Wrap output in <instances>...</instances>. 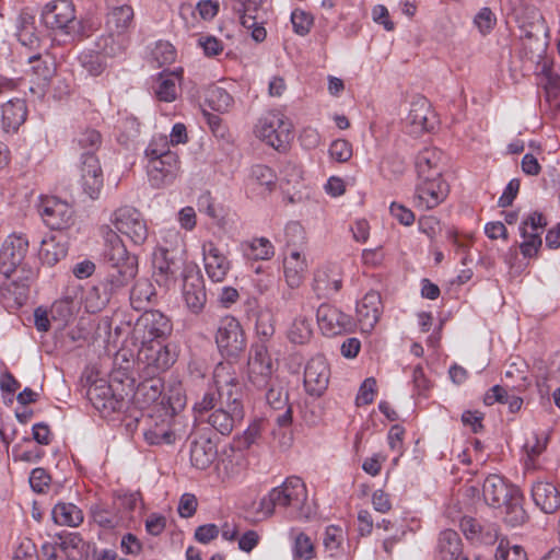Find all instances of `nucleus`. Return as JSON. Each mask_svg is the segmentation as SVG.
<instances>
[{"label":"nucleus","instance_id":"1","mask_svg":"<svg viewBox=\"0 0 560 560\" xmlns=\"http://www.w3.org/2000/svg\"><path fill=\"white\" fill-rule=\"evenodd\" d=\"M110 226L102 229L105 242V259L108 264L107 281L112 290L127 285L138 273V259L131 255L120 235L140 246L148 238L149 229L141 212L131 206H121L110 215Z\"/></svg>","mask_w":560,"mask_h":560},{"label":"nucleus","instance_id":"2","mask_svg":"<svg viewBox=\"0 0 560 560\" xmlns=\"http://www.w3.org/2000/svg\"><path fill=\"white\" fill-rule=\"evenodd\" d=\"M214 389L195 404L198 412L213 409L208 423L222 435H229L244 419L242 385L232 365L219 363L213 371Z\"/></svg>","mask_w":560,"mask_h":560},{"label":"nucleus","instance_id":"3","mask_svg":"<svg viewBox=\"0 0 560 560\" xmlns=\"http://www.w3.org/2000/svg\"><path fill=\"white\" fill-rule=\"evenodd\" d=\"M148 319L149 317H139L136 324V332L140 326L149 328L148 334L143 335L149 341L142 342L137 355V365L143 377H156L175 362V354L167 346L156 340L171 330V325L167 317L153 318L150 323Z\"/></svg>","mask_w":560,"mask_h":560},{"label":"nucleus","instance_id":"4","mask_svg":"<svg viewBox=\"0 0 560 560\" xmlns=\"http://www.w3.org/2000/svg\"><path fill=\"white\" fill-rule=\"evenodd\" d=\"M167 143L165 135H155L144 150L148 179L154 188L172 185L182 174L180 158Z\"/></svg>","mask_w":560,"mask_h":560},{"label":"nucleus","instance_id":"5","mask_svg":"<svg viewBox=\"0 0 560 560\" xmlns=\"http://www.w3.org/2000/svg\"><path fill=\"white\" fill-rule=\"evenodd\" d=\"M307 501V489L299 477H288L280 486L272 488L265 494L257 508L260 518L271 517L276 509L284 510L291 517H302L304 505Z\"/></svg>","mask_w":560,"mask_h":560},{"label":"nucleus","instance_id":"6","mask_svg":"<svg viewBox=\"0 0 560 560\" xmlns=\"http://www.w3.org/2000/svg\"><path fill=\"white\" fill-rule=\"evenodd\" d=\"M291 119L280 109L264 113L254 125V136L278 152H285L294 138Z\"/></svg>","mask_w":560,"mask_h":560},{"label":"nucleus","instance_id":"7","mask_svg":"<svg viewBox=\"0 0 560 560\" xmlns=\"http://www.w3.org/2000/svg\"><path fill=\"white\" fill-rule=\"evenodd\" d=\"M450 184L443 176L417 177L413 203L420 210H432L443 203L450 195Z\"/></svg>","mask_w":560,"mask_h":560},{"label":"nucleus","instance_id":"8","mask_svg":"<svg viewBox=\"0 0 560 560\" xmlns=\"http://www.w3.org/2000/svg\"><path fill=\"white\" fill-rule=\"evenodd\" d=\"M75 8L71 0H52L42 10V20L46 27L70 35L75 23Z\"/></svg>","mask_w":560,"mask_h":560},{"label":"nucleus","instance_id":"9","mask_svg":"<svg viewBox=\"0 0 560 560\" xmlns=\"http://www.w3.org/2000/svg\"><path fill=\"white\" fill-rule=\"evenodd\" d=\"M183 296L188 310L198 313L202 310L207 296L205 281L198 265L194 261H186L182 272Z\"/></svg>","mask_w":560,"mask_h":560},{"label":"nucleus","instance_id":"10","mask_svg":"<svg viewBox=\"0 0 560 560\" xmlns=\"http://www.w3.org/2000/svg\"><path fill=\"white\" fill-rule=\"evenodd\" d=\"M28 238L23 234L9 235L0 250V272L10 278L22 266L28 250Z\"/></svg>","mask_w":560,"mask_h":560},{"label":"nucleus","instance_id":"11","mask_svg":"<svg viewBox=\"0 0 560 560\" xmlns=\"http://www.w3.org/2000/svg\"><path fill=\"white\" fill-rule=\"evenodd\" d=\"M39 213L46 225L52 230L69 229L74 222L73 208L56 197L43 198Z\"/></svg>","mask_w":560,"mask_h":560},{"label":"nucleus","instance_id":"12","mask_svg":"<svg viewBox=\"0 0 560 560\" xmlns=\"http://www.w3.org/2000/svg\"><path fill=\"white\" fill-rule=\"evenodd\" d=\"M232 11L238 15L241 24L250 30L252 38L257 42H264L267 36L262 22H258V14L261 9V2L257 0H232Z\"/></svg>","mask_w":560,"mask_h":560},{"label":"nucleus","instance_id":"13","mask_svg":"<svg viewBox=\"0 0 560 560\" xmlns=\"http://www.w3.org/2000/svg\"><path fill=\"white\" fill-rule=\"evenodd\" d=\"M201 252L208 278L212 282H223L232 269V261L212 241H205Z\"/></svg>","mask_w":560,"mask_h":560},{"label":"nucleus","instance_id":"14","mask_svg":"<svg viewBox=\"0 0 560 560\" xmlns=\"http://www.w3.org/2000/svg\"><path fill=\"white\" fill-rule=\"evenodd\" d=\"M272 371V361L267 348L264 345L254 346L248 358L249 382L257 387H264L268 384Z\"/></svg>","mask_w":560,"mask_h":560},{"label":"nucleus","instance_id":"15","mask_svg":"<svg viewBox=\"0 0 560 560\" xmlns=\"http://www.w3.org/2000/svg\"><path fill=\"white\" fill-rule=\"evenodd\" d=\"M79 184L83 192L91 199H97L103 188V172L97 158L84 154L80 167Z\"/></svg>","mask_w":560,"mask_h":560},{"label":"nucleus","instance_id":"16","mask_svg":"<svg viewBox=\"0 0 560 560\" xmlns=\"http://www.w3.org/2000/svg\"><path fill=\"white\" fill-rule=\"evenodd\" d=\"M329 377L330 370L326 359L314 357L304 370V387L310 395L319 397L327 389Z\"/></svg>","mask_w":560,"mask_h":560},{"label":"nucleus","instance_id":"17","mask_svg":"<svg viewBox=\"0 0 560 560\" xmlns=\"http://www.w3.org/2000/svg\"><path fill=\"white\" fill-rule=\"evenodd\" d=\"M435 121L434 113L430 102L424 97L415 100L406 117V127L412 136H419L433 128Z\"/></svg>","mask_w":560,"mask_h":560},{"label":"nucleus","instance_id":"18","mask_svg":"<svg viewBox=\"0 0 560 560\" xmlns=\"http://www.w3.org/2000/svg\"><path fill=\"white\" fill-rule=\"evenodd\" d=\"M135 25V12L130 4L108 5L105 26L109 36L120 37L125 42L126 34Z\"/></svg>","mask_w":560,"mask_h":560},{"label":"nucleus","instance_id":"19","mask_svg":"<svg viewBox=\"0 0 560 560\" xmlns=\"http://www.w3.org/2000/svg\"><path fill=\"white\" fill-rule=\"evenodd\" d=\"M215 341L221 352L228 357H235L244 350V334L235 317H230L228 323L219 328Z\"/></svg>","mask_w":560,"mask_h":560},{"label":"nucleus","instance_id":"20","mask_svg":"<svg viewBox=\"0 0 560 560\" xmlns=\"http://www.w3.org/2000/svg\"><path fill=\"white\" fill-rule=\"evenodd\" d=\"M86 395L93 407L104 416L121 407V399L113 393L110 385L104 380L91 384Z\"/></svg>","mask_w":560,"mask_h":560},{"label":"nucleus","instance_id":"21","mask_svg":"<svg viewBox=\"0 0 560 560\" xmlns=\"http://www.w3.org/2000/svg\"><path fill=\"white\" fill-rule=\"evenodd\" d=\"M30 276L22 281L10 280L8 278L0 287V299L3 307L13 313L24 305L28 298Z\"/></svg>","mask_w":560,"mask_h":560},{"label":"nucleus","instance_id":"22","mask_svg":"<svg viewBox=\"0 0 560 560\" xmlns=\"http://www.w3.org/2000/svg\"><path fill=\"white\" fill-rule=\"evenodd\" d=\"M37 255L43 265L48 267L57 265L68 255L67 238L59 234H47L40 241Z\"/></svg>","mask_w":560,"mask_h":560},{"label":"nucleus","instance_id":"23","mask_svg":"<svg viewBox=\"0 0 560 560\" xmlns=\"http://www.w3.org/2000/svg\"><path fill=\"white\" fill-rule=\"evenodd\" d=\"M308 262L299 249H292L283 258V276L287 284L292 288H299L306 276Z\"/></svg>","mask_w":560,"mask_h":560},{"label":"nucleus","instance_id":"24","mask_svg":"<svg viewBox=\"0 0 560 560\" xmlns=\"http://www.w3.org/2000/svg\"><path fill=\"white\" fill-rule=\"evenodd\" d=\"M512 490L520 489L513 486H509L504 479L498 475L488 476L482 487L486 502L493 508H500L509 500H511L513 492Z\"/></svg>","mask_w":560,"mask_h":560},{"label":"nucleus","instance_id":"25","mask_svg":"<svg viewBox=\"0 0 560 560\" xmlns=\"http://www.w3.org/2000/svg\"><path fill=\"white\" fill-rule=\"evenodd\" d=\"M152 266L153 278L160 287L170 289L175 285V264L168 258V250L166 248L160 247L153 252Z\"/></svg>","mask_w":560,"mask_h":560},{"label":"nucleus","instance_id":"26","mask_svg":"<svg viewBox=\"0 0 560 560\" xmlns=\"http://www.w3.org/2000/svg\"><path fill=\"white\" fill-rule=\"evenodd\" d=\"M183 75V68L161 72L156 81V86L154 88L156 98L166 103L174 102L178 96Z\"/></svg>","mask_w":560,"mask_h":560},{"label":"nucleus","instance_id":"27","mask_svg":"<svg viewBox=\"0 0 560 560\" xmlns=\"http://www.w3.org/2000/svg\"><path fill=\"white\" fill-rule=\"evenodd\" d=\"M443 153L438 148H424L415 161L417 177L443 176Z\"/></svg>","mask_w":560,"mask_h":560},{"label":"nucleus","instance_id":"28","mask_svg":"<svg viewBox=\"0 0 560 560\" xmlns=\"http://www.w3.org/2000/svg\"><path fill=\"white\" fill-rule=\"evenodd\" d=\"M532 498L545 513H553L560 508V492L552 482L536 481L532 486Z\"/></svg>","mask_w":560,"mask_h":560},{"label":"nucleus","instance_id":"29","mask_svg":"<svg viewBox=\"0 0 560 560\" xmlns=\"http://www.w3.org/2000/svg\"><path fill=\"white\" fill-rule=\"evenodd\" d=\"M26 117L27 106L24 100L12 98L1 106V122L5 132H16Z\"/></svg>","mask_w":560,"mask_h":560},{"label":"nucleus","instance_id":"30","mask_svg":"<svg viewBox=\"0 0 560 560\" xmlns=\"http://www.w3.org/2000/svg\"><path fill=\"white\" fill-rule=\"evenodd\" d=\"M30 74L33 77L34 84L39 89L48 86L50 80L56 74V62L48 54L33 55L28 57Z\"/></svg>","mask_w":560,"mask_h":560},{"label":"nucleus","instance_id":"31","mask_svg":"<svg viewBox=\"0 0 560 560\" xmlns=\"http://www.w3.org/2000/svg\"><path fill=\"white\" fill-rule=\"evenodd\" d=\"M340 288L341 278L337 267L325 266L315 271L313 290L318 296H328L337 293Z\"/></svg>","mask_w":560,"mask_h":560},{"label":"nucleus","instance_id":"32","mask_svg":"<svg viewBox=\"0 0 560 560\" xmlns=\"http://www.w3.org/2000/svg\"><path fill=\"white\" fill-rule=\"evenodd\" d=\"M16 37L26 47L34 48L38 43L36 34L35 14L28 8L22 9L15 20Z\"/></svg>","mask_w":560,"mask_h":560},{"label":"nucleus","instance_id":"33","mask_svg":"<svg viewBox=\"0 0 560 560\" xmlns=\"http://www.w3.org/2000/svg\"><path fill=\"white\" fill-rule=\"evenodd\" d=\"M215 445L208 439L195 440L190 444V463L197 469L208 468L217 457Z\"/></svg>","mask_w":560,"mask_h":560},{"label":"nucleus","instance_id":"34","mask_svg":"<svg viewBox=\"0 0 560 560\" xmlns=\"http://www.w3.org/2000/svg\"><path fill=\"white\" fill-rule=\"evenodd\" d=\"M245 470L243 458L240 454L222 456L215 465V474L222 482H231L240 479Z\"/></svg>","mask_w":560,"mask_h":560},{"label":"nucleus","instance_id":"35","mask_svg":"<svg viewBox=\"0 0 560 560\" xmlns=\"http://www.w3.org/2000/svg\"><path fill=\"white\" fill-rule=\"evenodd\" d=\"M241 252L247 260H270L275 256V246L267 237H255L241 243Z\"/></svg>","mask_w":560,"mask_h":560},{"label":"nucleus","instance_id":"36","mask_svg":"<svg viewBox=\"0 0 560 560\" xmlns=\"http://www.w3.org/2000/svg\"><path fill=\"white\" fill-rule=\"evenodd\" d=\"M58 548L66 560H81L88 552V545L79 533H60Z\"/></svg>","mask_w":560,"mask_h":560},{"label":"nucleus","instance_id":"37","mask_svg":"<svg viewBox=\"0 0 560 560\" xmlns=\"http://www.w3.org/2000/svg\"><path fill=\"white\" fill-rule=\"evenodd\" d=\"M54 522L59 526L78 527L83 523L81 509L73 503L59 502L51 512Z\"/></svg>","mask_w":560,"mask_h":560},{"label":"nucleus","instance_id":"38","mask_svg":"<svg viewBox=\"0 0 560 560\" xmlns=\"http://www.w3.org/2000/svg\"><path fill=\"white\" fill-rule=\"evenodd\" d=\"M155 293L151 283L139 281L135 284L130 294V303L136 312L147 315L152 312L151 304Z\"/></svg>","mask_w":560,"mask_h":560},{"label":"nucleus","instance_id":"39","mask_svg":"<svg viewBox=\"0 0 560 560\" xmlns=\"http://www.w3.org/2000/svg\"><path fill=\"white\" fill-rule=\"evenodd\" d=\"M314 317H292L288 324V338L295 345L308 342L313 335Z\"/></svg>","mask_w":560,"mask_h":560},{"label":"nucleus","instance_id":"40","mask_svg":"<svg viewBox=\"0 0 560 560\" xmlns=\"http://www.w3.org/2000/svg\"><path fill=\"white\" fill-rule=\"evenodd\" d=\"M205 102L212 110L221 114L230 112L234 106L233 96L218 85H211L206 90Z\"/></svg>","mask_w":560,"mask_h":560},{"label":"nucleus","instance_id":"41","mask_svg":"<svg viewBox=\"0 0 560 560\" xmlns=\"http://www.w3.org/2000/svg\"><path fill=\"white\" fill-rule=\"evenodd\" d=\"M93 521L105 529H114L125 526L130 518L129 515L114 512L105 506L95 505L91 510Z\"/></svg>","mask_w":560,"mask_h":560},{"label":"nucleus","instance_id":"42","mask_svg":"<svg viewBox=\"0 0 560 560\" xmlns=\"http://www.w3.org/2000/svg\"><path fill=\"white\" fill-rule=\"evenodd\" d=\"M316 324L327 337L351 331L355 326L354 317H316Z\"/></svg>","mask_w":560,"mask_h":560},{"label":"nucleus","instance_id":"43","mask_svg":"<svg viewBox=\"0 0 560 560\" xmlns=\"http://www.w3.org/2000/svg\"><path fill=\"white\" fill-rule=\"evenodd\" d=\"M436 550L443 560H452L462 550L459 535L453 529H445L440 533Z\"/></svg>","mask_w":560,"mask_h":560},{"label":"nucleus","instance_id":"44","mask_svg":"<svg viewBox=\"0 0 560 560\" xmlns=\"http://www.w3.org/2000/svg\"><path fill=\"white\" fill-rule=\"evenodd\" d=\"M250 179L260 194L271 192L277 183L273 171L266 165H255L252 168Z\"/></svg>","mask_w":560,"mask_h":560},{"label":"nucleus","instance_id":"45","mask_svg":"<svg viewBox=\"0 0 560 560\" xmlns=\"http://www.w3.org/2000/svg\"><path fill=\"white\" fill-rule=\"evenodd\" d=\"M512 499L504 503L505 522L511 526H517L525 522L526 512L522 506V493L520 490H512Z\"/></svg>","mask_w":560,"mask_h":560},{"label":"nucleus","instance_id":"46","mask_svg":"<svg viewBox=\"0 0 560 560\" xmlns=\"http://www.w3.org/2000/svg\"><path fill=\"white\" fill-rule=\"evenodd\" d=\"M143 435L150 445H168L176 440L175 432L167 424H155L148 429Z\"/></svg>","mask_w":560,"mask_h":560},{"label":"nucleus","instance_id":"47","mask_svg":"<svg viewBox=\"0 0 560 560\" xmlns=\"http://www.w3.org/2000/svg\"><path fill=\"white\" fill-rule=\"evenodd\" d=\"M80 63L90 75L97 77L106 69L105 58L102 54L95 51L82 52L79 57Z\"/></svg>","mask_w":560,"mask_h":560},{"label":"nucleus","instance_id":"48","mask_svg":"<svg viewBox=\"0 0 560 560\" xmlns=\"http://www.w3.org/2000/svg\"><path fill=\"white\" fill-rule=\"evenodd\" d=\"M404 436L405 429L399 424L392 425L387 433L388 446L390 451L395 453V457L393 458L394 465H397L399 458L405 453Z\"/></svg>","mask_w":560,"mask_h":560},{"label":"nucleus","instance_id":"49","mask_svg":"<svg viewBox=\"0 0 560 560\" xmlns=\"http://www.w3.org/2000/svg\"><path fill=\"white\" fill-rule=\"evenodd\" d=\"M291 23L296 35L305 36L314 25V16L302 9H295L291 13Z\"/></svg>","mask_w":560,"mask_h":560},{"label":"nucleus","instance_id":"50","mask_svg":"<svg viewBox=\"0 0 560 560\" xmlns=\"http://www.w3.org/2000/svg\"><path fill=\"white\" fill-rule=\"evenodd\" d=\"M382 311L381 295L376 291L368 292L357 304L358 315H376Z\"/></svg>","mask_w":560,"mask_h":560},{"label":"nucleus","instance_id":"51","mask_svg":"<svg viewBox=\"0 0 560 560\" xmlns=\"http://www.w3.org/2000/svg\"><path fill=\"white\" fill-rule=\"evenodd\" d=\"M331 160L338 163L348 162L353 155L352 144L346 139L334 140L328 150Z\"/></svg>","mask_w":560,"mask_h":560},{"label":"nucleus","instance_id":"52","mask_svg":"<svg viewBox=\"0 0 560 560\" xmlns=\"http://www.w3.org/2000/svg\"><path fill=\"white\" fill-rule=\"evenodd\" d=\"M153 59L158 62L160 67L171 65L176 60V49L175 47L168 43L160 40L155 44V47L152 50Z\"/></svg>","mask_w":560,"mask_h":560},{"label":"nucleus","instance_id":"53","mask_svg":"<svg viewBox=\"0 0 560 560\" xmlns=\"http://www.w3.org/2000/svg\"><path fill=\"white\" fill-rule=\"evenodd\" d=\"M315 557L314 546L311 538L300 533L294 540L293 545V558L301 560H311Z\"/></svg>","mask_w":560,"mask_h":560},{"label":"nucleus","instance_id":"54","mask_svg":"<svg viewBox=\"0 0 560 560\" xmlns=\"http://www.w3.org/2000/svg\"><path fill=\"white\" fill-rule=\"evenodd\" d=\"M495 558L497 560H527V555L521 546H511L509 541L502 539L497 548Z\"/></svg>","mask_w":560,"mask_h":560},{"label":"nucleus","instance_id":"55","mask_svg":"<svg viewBox=\"0 0 560 560\" xmlns=\"http://www.w3.org/2000/svg\"><path fill=\"white\" fill-rule=\"evenodd\" d=\"M266 400L275 410H283L289 406L288 392L281 385H272L266 394Z\"/></svg>","mask_w":560,"mask_h":560},{"label":"nucleus","instance_id":"56","mask_svg":"<svg viewBox=\"0 0 560 560\" xmlns=\"http://www.w3.org/2000/svg\"><path fill=\"white\" fill-rule=\"evenodd\" d=\"M523 242L520 245L521 253L524 257L532 258L537 256L541 244V234H530L529 231H526V235L521 234Z\"/></svg>","mask_w":560,"mask_h":560},{"label":"nucleus","instance_id":"57","mask_svg":"<svg viewBox=\"0 0 560 560\" xmlns=\"http://www.w3.org/2000/svg\"><path fill=\"white\" fill-rule=\"evenodd\" d=\"M139 387L138 392L142 393L145 396V401H155L160 395L162 394L163 384L161 380L155 377H144Z\"/></svg>","mask_w":560,"mask_h":560},{"label":"nucleus","instance_id":"58","mask_svg":"<svg viewBox=\"0 0 560 560\" xmlns=\"http://www.w3.org/2000/svg\"><path fill=\"white\" fill-rule=\"evenodd\" d=\"M547 225L546 218L542 213L534 211L529 213L523 221L520 226L521 234L526 235V231L534 230L537 234H542L545 228Z\"/></svg>","mask_w":560,"mask_h":560},{"label":"nucleus","instance_id":"59","mask_svg":"<svg viewBox=\"0 0 560 560\" xmlns=\"http://www.w3.org/2000/svg\"><path fill=\"white\" fill-rule=\"evenodd\" d=\"M376 394V381L373 377H368L361 384L358 395L355 397V404L358 406L369 405L374 400Z\"/></svg>","mask_w":560,"mask_h":560},{"label":"nucleus","instance_id":"60","mask_svg":"<svg viewBox=\"0 0 560 560\" xmlns=\"http://www.w3.org/2000/svg\"><path fill=\"white\" fill-rule=\"evenodd\" d=\"M418 229L434 241L441 231V222L435 215H422L418 220Z\"/></svg>","mask_w":560,"mask_h":560},{"label":"nucleus","instance_id":"61","mask_svg":"<svg viewBox=\"0 0 560 560\" xmlns=\"http://www.w3.org/2000/svg\"><path fill=\"white\" fill-rule=\"evenodd\" d=\"M50 476L44 468H34L30 476V486L37 493H44L49 488Z\"/></svg>","mask_w":560,"mask_h":560},{"label":"nucleus","instance_id":"62","mask_svg":"<svg viewBox=\"0 0 560 560\" xmlns=\"http://www.w3.org/2000/svg\"><path fill=\"white\" fill-rule=\"evenodd\" d=\"M390 214L402 225L410 226L416 220L415 213L407 207L398 202H392L389 207Z\"/></svg>","mask_w":560,"mask_h":560},{"label":"nucleus","instance_id":"63","mask_svg":"<svg viewBox=\"0 0 560 560\" xmlns=\"http://www.w3.org/2000/svg\"><path fill=\"white\" fill-rule=\"evenodd\" d=\"M79 302L70 296H62L56 300L51 305V313L57 315H71L78 310Z\"/></svg>","mask_w":560,"mask_h":560},{"label":"nucleus","instance_id":"64","mask_svg":"<svg viewBox=\"0 0 560 560\" xmlns=\"http://www.w3.org/2000/svg\"><path fill=\"white\" fill-rule=\"evenodd\" d=\"M474 22L480 33L487 34L493 28L495 16L489 8H482L475 16Z\"/></svg>","mask_w":560,"mask_h":560}]
</instances>
